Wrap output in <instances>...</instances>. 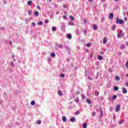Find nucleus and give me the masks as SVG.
Listing matches in <instances>:
<instances>
[{
    "mask_svg": "<svg viewBox=\"0 0 128 128\" xmlns=\"http://www.w3.org/2000/svg\"><path fill=\"white\" fill-rule=\"evenodd\" d=\"M124 20L120 19L118 18H117L116 19V24H124Z\"/></svg>",
    "mask_w": 128,
    "mask_h": 128,
    "instance_id": "f257e3e1",
    "label": "nucleus"
},
{
    "mask_svg": "<svg viewBox=\"0 0 128 128\" xmlns=\"http://www.w3.org/2000/svg\"><path fill=\"white\" fill-rule=\"evenodd\" d=\"M120 110V104L117 105L116 108V112H118V111Z\"/></svg>",
    "mask_w": 128,
    "mask_h": 128,
    "instance_id": "f03ea898",
    "label": "nucleus"
},
{
    "mask_svg": "<svg viewBox=\"0 0 128 128\" xmlns=\"http://www.w3.org/2000/svg\"><path fill=\"white\" fill-rule=\"evenodd\" d=\"M108 42V38L106 37H104L103 39V44H106Z\"/></svg>",
    "mask_w": 128,
    "mask_h": 128,
    "instance_id": "7ed1b4c3",
    "label": "nucleus"
},
{
    "mask_svg": "<svg viewBox=\"0 0 128 128\" xmlns=\"http://www.w3.org/2000/svg\"><path fill=\"white\" fill-rule=\"evenodd\" d=\"M109 18H110V20H112V18H114V14L113 13H110V14Z\"/></svg>",
    "mask_w": 128,
    "mask_h": 128,
    "instance_id": "20e7f679",
    "label": "nucleus"
},
{
    "mask_svg": "<svg viewBox=\"0 0 128 128\" xmlns=\"http://www.w3.org/2000/svg\"><path fill=\"white\" fill-rule=\"evenodd\" d=\"M122 88V94H126V92H128L125 88Z\"/></svg>",
    "mask_w": 128,
    "mask_h": 128,
    "instance_id": "39448f33",
    "label": "nucleus"
},
{
    "mask_svg": "<svg viewBox=\"0 0 128 128\" xmlns=\"http://www.w3.org/2000/svg\"><path fill=\"white\" fill-rule=\"evenodd\" d=\"M62 120L64 122H66V117L65 116H63L62 118Z\"/></svg>",
    "mask_w": 128,
    "mask_h": 128,
    "instance_id": "423d86ee",
    "label": "nucleus"
},
{
    "mask_svg": "<svg viewBox=\"0 0 128 128\" xmlns=\"http://www.w3.org/2000/svg\"><path fill=\"white\" fill-rule=\"evenodd\" d=\"M100 114L101 116H104V112L102 111V108H100Z\"/></svg>",
    "mask_w": 128,
    "mask_h": 128,
    "instance_id": "0eeeda50",
    "label": "nucleus"
},
{
    "mask_svg": "<svg viewBox=\"0 0 128 128\" xmlns=\"http://www.w3.org/2000/svg\"><path fill=\"white\" fill-rule=\"evenodd\" d=\"M58 94L59 96H62V92L61 90H58Z\"/></svg>",
    "mask_w": 128,
    "mask_h": 128,
    "instance_id": "6e6552de",
    "label": "nucleus"
},
{
    "mask_svg": "<svg viewBox=\"0 0 128 128\" xmlns=\"http://www.w3.org/2000/svg\"><path fill=\"white\" fill-rule=\"evenodd\" d=\"M70 120L72 122H76V119L74 118H70Z\"/></svg>",
    "mask_w": 128,
    "mask_h": 128,
    "instance_id": "1a4fd4ad",
    "label": "nucleus"
},
{
    "mask_svg": "<svg viewBox=\"0 0 128 128\" xmlns=\"http://www.w3.org/2000/svg\"><path fill=\"white\" fill-rule=\"evenodd\" d=\"M10 66L12 68H14V62L12 61L10 62Z\"/></svg>",
    "mask_w": 128,
    "mask_h": 128,
    "instance_id": "9d476101",
    "label": "nucleus"
},
{
    "mask_svg": "<svg viewBox=\"0 0 128 128\" xmlns=\"http://www.w3.org/2000/svg\"><path fill=\"white\" fill-rule=\"evenodd\" d=\"M116 25H113L112 26V30H116Z\"/></svg>",
    "mask_w": 128,
    "mask_h": 128,
    "instance_id": "9b49d317",
    "label": "nucleus"
},
{
    "mask_svg": "<svg viewBox=\"0 0 128 128\" xmlns=\"http://www.w3.org/2000/svg\"><path fill=\"white\" fill-rule=\"evenodd\" d=\"M98 60H102V56H98Z\"/></svg>",
    "mask_w": 128,
    "mask_h": 128,
    "instance_id": "f8f14e48",
    "label": "nucleus"
},
{
    "mask_svg": "<svg viewBox=\"0 0 128 128\" xmlns=\"http://www.w3.org/2000/svg\"><path fill=\"white\" fill-rule=\"evenodd\" d=\"M86 102L88 104H92V102H90V99H87Z\"/></svg>",
    "mask_w": 128,
    "mask_h": 128,
    "instance_id": "ddd939ff",
    "label": "nucleus"
},
{
    "mask_svg": "<svg viewBox=\"0 0 128 128\" xmlns=\"http://www.w3.org/2000/svg\"><path fill=\"white\" fill-rule=\"evenodd\" d=\"M94 94H95V96H98L100 94V92L98 90H96Z\"/></svg>",
    "mask_w": 128,
    "mask_h": 128,
    "instance_id": "4468645a",
    "label": "nucleus"
},
{
    "mask_svg": "<svg viewBox=\"0 0 128 128\" xmlns=\"http://www.w3.org/2000/svg\"><path fill=\"white\" fill-rule=\"evenodd\" d=\"M90 46H92V44L90 43H88L86 44V46H87V48H90Z\"/></svg>",
    "mask_w": 128,
    "mask_h": 128,
    "instance_id": "2eb2a0df",
    "label": "nucleus"
},
{
    "mask_svg": "<svg viewBox=\"0 0 128 128\" xmlns=\"http://www.w3.org/2000/svg\"><path fill=\"white\" fill-rule=\"evenodd\" d=\"M52 58H54L56 56V54L54 52H52L50 54Z\"/></svg>",
    "mask_w": 128,
    "mask_h": 128,
    "instance_id": "dca6fc26",
    "label": "nucleus"
},
{
    "mask_svg": "<svg viewBox=\"0 0 128 128\" xmlns=\"http://www.w3.org/2000/svg\"><path fill=\"white\" fill-rule=\"evenodd\" d=\"M125 48H126V46H124V44H122V46H120V48H121V50H124V49Z\"/></svg>",
    "mask_w": 128,
    "mask_h": 128,
    "instance_id": "f3484780",
    "label": "nucleus"
},
{
    "mask_svg": "<svg viewBox=\"0 0 128 128\" xmlns=\"http://www.w3.org/2000/svg\"><path fill=\"white\" fill-rule=\"evenodd\" d=\"M70 18L72 20H74V18L72 15L70 16Z\"/></svg>",
    "mask_w": 128,
    "mask_h": 128,
    "instance_id": "a211bd4d",
    "label": "nucleus"
},
{
    "mask_svg": "<svg viewBox=\"0 0 128 128\" xmlns=\"http://www.w3.org/2000/svg\"><path fill=\"white\" fill-rule=\"evenodd\" d=\"M93 29H94V30H98V26H96V25H94V26Z\"/></svg>",
    "mask_w": 128,
    "mask_h": 128,
    "instance_id": "6ab92c4d",
    "label": "nucleus"
},
{
    "mask_svg": "<svg viewBox=\"0 0 128 128\" xmlns=\"http://www.w3.org/2000/svg\"><path fill=\"white\" fill-rule=\"evenodd\" d=\"M67 36H68V38H70V40L72 38V35H70V34H68Z\"/></svg>",
    "mask_w": 128,
    "mask_h": 128,
    "instance_id": "aec40b11",
    "label": "nucleus"
},
{
    "mask_svg": "<svg viewBox=\"0 0 128 128\" xmlns=\"http://www.w3.org/2000/svg\"><path fill=\"white\" fill-rule=\"evenodd\" d=\"M35 104H36V102H35L34 100L32 101V102H31V103H30V104H31L32 106H34Z\"/></svg>",
    "mask_w": 128,
    "mask_h": 128,
    "instance_id": "412c9836",
    "label": "nucleus"
},
{
    "mask_svg": "<svg viewBox=\"0 0 128 128\" xmlns=\"http://www.w3.org/2000/svg\"><path fill=\"white\" fill-rule=\"evenodd\" d=\"M114 90L116 91V90H118V87L116 86H115L114 87Z\"/></svg>",
    "mask_w": 128,
    "mask_h": 128,
    "instance_id": "4be33fe9",
    "label": "nucleus"
},
{
    "mask_svg": "<svg viewBox=\"0 0 128 128\" xmlns=\"http://www.w3.org/2000/svg\"><path fill=\"white\" fill-rule=\"evenodd\" d=\"M116 80H120V76H116L115 78Z\"/></svg>",
    "mask_w": 128,
    "mask_h": 128,
    "instance_id": "5701e85b",
    "label": "nucleus"
},
{
    "mask_svg": "<svg viewBox=\"0 0 128 128\" xmlns=\"http://www.w3.org/2000/svg\"><path fill=\"white\" fill-rule=\"evenodd\" d=\"M52 32H56V28L52 27Z\"/></svg>",
    "mask_w": 128,
    "mask_h": 128,
    "instance_id": "b1692460",
    "label": "nucleus"
},
{
    "mask_svg": "<svg viewBox=\"0 0 128 128\" xmlns=\"http://www.w3.org/2000/svg\"><path fill=\"white\" fill-rule=\"evenodd\" d=\"M34 16H38V12H36L34 14Z\"/></svg>",
    "mask_w": 128,
    "mask_h": 128,
    "instance_id": "393cba45",
    "label": "nucleus"
},
{
    "mask_svg": "<svg viewBox=\"0 0 128 128\" xmlns=\"http://www.w3.org/2000/svg\"><path fill=\"white\" fill-rule=\"evenodd\" d=\"M75 102H80V99H78V98H76V99H75Z\"/></svg>",
    "mask_w": 128,
    "mask_h": 128,
    "instance_id": "a878e982",
    "label": "nucleus"
},
{
    "mask_svg": "<svg viewBox=\"0 0 128 128\" xmlns=\"http://www.w3.org/2000/svg\"><path fill=\"white\" fill-rule=\"evenodd\" d=\"M86 126H87L86 124V123H84V124H83V128H86Z\"/></svg>",
    "mask_w": 128,
    "mask_h": 128,
    "instance_id": "bb28decb",
    "label": "nucleus"
},
{
    "mask_svg": "<svg viewBox=\"0 0 128 128\" xmlns=\"http://www.w3.org/2000/svg\"><path fill=\"white\" fill-rule=\"evenodd\" d=\"M119 124H124V120H121L119 122Z\"/></svg>",
    "mask_w": 128,
    "mask_h": 128,
    "instance_id": "cd10ccee",
    "label": "nucleus"
},
{
    "mask_svg": "<svg viewBox=\"0 0 128 128\" xmlns=\"http://www.w3.org/2000/svg\"><path fill=\"white\" fill-rule=\"evenodd\" d=\"M116 98H117L116 96L114 95V96H112V100H116Z\"/></svg>",
    "mask_w": 128,
    "mask_h": 128,
    "instance_id": "c85d7f7f",
    "label": "nucleus"
},
{
    "mask_svg": "<svg viewBox=\"0 0 128 128\" xmlns=\"http://www.w3.org/2000/svg\"><path fill=\"white\" fill-rule=\"evenodd\" d=\"M68 24H69V26H74V22H70Z\"/></svg>",
    "mask_w": 128,
    "mask_h": 128,
    "instance_id": "c756f323",
    "label": "nucleus"
},
{
    "mask_svg": "<svg viewBox=\"0 0 128 128\" xmlns=\"http://www.w3.org/2000/svg\"><path fill=\"white\" fill-rule=\"evenodd\" d=\"M58 46L60 48H62L63 47L62 44H60Z\"/></svg>",
    "mask_w": 128,
    "mask_h": 128,
    "instance_id": "7c9ffc66",
    "label": "nucleus"
},
{
    "mask_svg": "<svg viewBox=\"0 0 128 128\" xmlns=\"http://www.w3.org/2000/svg\"><path fill=\"white\" fill-rule=\"evenodd\" d=\"M96 114V112H92V116H95Z\"/></svg>",
    "mask_w": 128,
    "mask_h": 128,
    "instance_id": "2f4dec72",
    "label": "nucleus"
},
{
    "mask_svg": "<svg viewBox=\"0 0 128 128\" xmlns=\"http://www.w3.org/2000/svg\"><path fill=\"white\" fill-rule=\"evenodd\" d=\"M32 1H28V6H30L32 4Z\"/></svg>",
    "mask_w": 128,
    "mask_h": 128,
    "instance_id": "473e14b6",
    "label": "nucleus"
},
{
    "mask_svg": "<svg viewBox=\"0 0 128 128\" xmlns=\"http://www.w3.org/2000/svg\"><path fill=\"white\" fill-rule=\"evenodd\" d=\"M122 34V32H120L118 34V38H120V34Z\"/></svg>",
    "mask_w": 128,
    "mask_h": 128,
    "instance_id": "72a5a7b5",
    "label": "nucleus"
},
{
    "mask_svg": "<svg viewBox=\"0 0 128 128\" xmlns=\"http://www.w3.org/2000/svg\"><path fill=\"white\" fill-rule=\"evenodd\" d=\"M36 8H38V10H41L42 9L40 8V6H36Z\"/></svg>",
    "mask_w": 128,
    "mask_h": 128,
    "instance_id": "f704fd0d",
    "label": "nucleus"
},
{
    "mask_svg": "<svg viewBox=\"0 0 128 128\" xmlns=\"http://www.w3.org/2000/svg\"><path fill=\"white\" fill-rule=\"evenodd\" d=\"M60 76L62 78H64V74H60Z\"/></svg>",
    "mask_w": 128,
    "mask_h": 128,
    "instance_id": "c9c22d12",
    "label": "nucleus"
},
{
    "mask_svg": "<svg viewBox=\"0 0 128 128\" xmlns=\"http://www.w3.org/2000/svg\"><path fill=\"white\" fill-rule=\"evenodd\" d=\"M63 18H64V20H66V18H68V17H66V16L64 15V16H63Z\"/></svg>",
    "mask_w": 128,
    "mask_h": 128,
    "instance_id": "e433bc0d",
    "label": "nucleus"
},
{
    "mask_svg": "<svg viewBox=\"0 0 128 128\" xmlns=\"http://www.w3.org/2000/svg\"><path fill=\"white\" fill-rule=\"evenodd\" d=\"M109 110H110V112H112V110H114V108H112V106L110 107Z\"/></svg>",
    "mask_w": 128,
    "mask_h": 128,
    "instance_id": "4c0bfd02",
    "label": "nucleus"
},
{
    "mask_svg": "<svg viewBox=\"0 0 128 128\" xmlns=\"http://www.w3.org/2000/svg\"><path fill=\"white\" fill-rule=\"evenodd\" d=\"M37 124H42V121H40V120H38V121L37 122Z\"/></svg>",
    "mask_w": 128,
    "mask_h": 128,
    "instance_id": "58836bf2",
    "label": "nucleus"
},
{
    "mask_svg": "<svg viewBox=\"0 0 128 128\" xmlns=\"http://www.w3.org/2000/svg\"><path fill=\"white\" fill-rule=\"evenodd\" d=\"M32 10H30L29 12H28V14H32Z\"/></svg>",
    "mask_w": 128,
    "mask_h": 128,
    "instance_id": "ea45409f",
    "label": "nucleus"
},
{
    "mask_svg": "<svg viewBox=\"0 0 128 128\" xmlns=\"http://www.w3.org/2000/svg\"><path fill=\"white\" fill-rule=\"evenodd\" d=\"M75 114H76V115L80 114V112L76 111V112H75Z\"/></svg>",
    "mask_w": 128,
    "mask_h": 128,
    "instance_id": "a19ab883",
    "label": "nucleus"
},
{
    "mask_svg": "<svg viewBox=\"0 0 128 128\" xmlns=\"http://www.w3.org/2000/svg\"><path fill=\"white\" fill-rule=\"evenodd\" d=\"M38 24H39V26H42V22H38Z\"/></svg>",
    "mask_w": 128,
    "mask_h": 128,
    "instance_id": "79ce46f5",
    "label": "nucleus"
},
{
    "mask_svg": "<svg viewBox=\"0 0 128 128\" xmlns=\"http://www.w3.org/2000/svg\"><path fill=\"white\" fill-rule=\"evenodd\" d=\"M32 26H36V23L34 22H32Z\"/></svg>",
    "mask_w": 128,
    "mask_h": 128,
    "instance_id": "37998d69",
    "label": "nucleus"
},
{
    "mask_svg": "<svg viewBox=\"0 0 128 128\" xmlns=\"http://www.w3.org/2000/svg\"><path fill=\"white\" fill-rule=\"evenodd\" d=\"M48 20H45V22H46V24H48Z\"/></svg>",
    "mask_w": 128,
    "mask_h": 128,
    "instance_id": "c03bdc74",
    "label": "nucleus"
},
{
    "mask_svg": "<svg viewBox=\"0 0 128 128\" xmlns=\"http://www.w3.org/2000/svg\"><path fill=\"white\" fill-rule=\"evenodd\" d=\"M126 68H128V62H127L126 64Z\"/></svg>",
    "mask_w": 128,
    "mask_h": 128,
    "instance_id": "a18cd8bd",
    "label": "nucleus"
},
{
    "mask_svg": "<svg viewBox=\"0 0 128 128\" xmlns=\"http://www.w3.org/2000/svg\"><path fill=\"white\" fill-rule=\"evenodd\" d=\"M81 96H82V98H84V94H82Z\"/></svg>",
    "mask_w": 128,
    "mask_h": 128,
    "instance_id": "49530a36",
    "label": "nucleus"
},
{
    "mask_svg": "<svg viewBox=\"0 0 128 128\" xmlns=\"http://www.w3.org/2000/svg\"><path fill=\"white\" fill-rule=\"evenodd\" d=\"M76 94H80V91H77Z\"/></svg>",
    "mask_w": 128,
    "mask_h": 128,
    "instance_id": "de8ad7c7",
    "label": "nucleus"
},
{
    "mask_svg": "<svg viewBox=\"0 0 128 128\" xmlns=\"http://www.w3.org/2000/svg\"><path fill=\"white\" fill-rule=\"evenodd\" d=\"M84 24H86V20H84Z\"/></svg>",
    "mask_w": 128,
    "mask_h": 128,
    "instance_id": "09e8293b",
    "label": "nucleus"
},
{
    "mask_svg": "<svg viewBox=\"0 0 128 128\" xmlns=\"http://www.w3.org/2000/svg\"><path fill=\"white\" fill-rule=\"evenodd\" d=\"M124 20H125L126 22V20H128V18H126V17H125V18H124Z\"/></svg>",
    "mask_w": 128,
    "mask_h": 128,
    "instance_id": "8fccbe9b",
    "label": "nucleus"
},
{
    "mask_svg": "<svg viewBox=\"0 0 128 128\" xmlns=\"http://www.w3.org/2000/svg\"><path fill=\"white\" fill-rule=\"evenodd\" d=\"M10 44L12 46V42L10 41Z\"/></svg>",
    "mask_w": 128,
    "mask_h": 128,
    "instance_id": "3c124183",
    "label": "nucleus"
},
{
    "mask_svg": "<svg viewBox=\"0 0 128 128\" xmlns=\"http://www.w3.org/2000/svg\"><path fill=\"white\" fill-rule=\"evenodd\" d=\"M88 80H92V77H88Z\"/></svg>",
    "mask_w": 128,
    "mask_h": 128,
    "instance_id": "603ef678",
    "label": "nucleus"
},
{
    "mask_svg": "<svg viewBox=\"0 0 128 128\" xmlns=\"http://www.w3.org/2000/svg\"><path fill=\"white\" fill-rule=\"evenodd\" d=\"M85 74H86V76H88V73H87L86 71V72H85Z\"/></svg>",
    "mask_w": 128,
    "mask_h": 128,
    "instance_id": "864d4df0",
    "label": "nucleus"
},
{
    "mask_svg": "<svg viewBox=\"0 0 128 128\" xmlns=\"http://www.w3.org/2000/svg\"><path fill=\"white\" fill-rule=\"evenodd\" d=\"M126 86H128V82H127L126 84Z\"/></svg>",
    "mask_w": 128,
    "mask_h": 128,
    "instance_id": "5fc2aeb1",
    "label": "nucleus"
},
{
    "mask_svg": "<svg viewBox=\"0 0 128 128\" xmlns=\"http://www.w3.org/2000/svg\"><path fill=\"white\" fill-rule=\"evenodd\" d=\"M3 2H4V4H6V0H4Z\"/></svg>",
    "mask_w": 128,
    "mask_h": 128,
    "instance_id": "6e6d98bb",
    "label": "nucleus"
},
{
    "mask_svg": "<svg viewBox=\"0 0 128 128\" xmlns=\"http://www.w3.org/2000/svg\"><path fill=\"white\" fill-rule=\"evenodd\" d=\"M126 46H128V42H126Z\"/></svg>",
    "mask_w": 128,
    "mask_h": 128,
    "instance_id": "4d7b16f0",
    "label": "nucleus"
},
{
    "mask_svg": "<svg viewBox=\"0 0 128 128\" xmlns=\"http://www.w3.org/2000/svg\"><path fill=\"white\" fill-rule=\"evenodd\" d=\"M93 0H88V2H92Z\"/></svg>",
    "mask_w": 128,
    "mask_h": 128,
    "instance_id": "13d9d810",
    "label": "nucleus"
},
{
    "mask_svg": "<svg viewBox=\"0 0 128 128\" xmlns=\"http://www.w3.org/2000/svg\"><path fill=\"white\" fill-rule=\"evenodd\" d=\"M14 56H14V55H13V56H12V58H14Z\"/></svg>",
    "mask_w": 128,
    "mask_h": 128,
    "instance_id": "bf43d9fd",
    "label": "nucleus"
},
{
    "mask_svg": "<svg viewBox=\"0 0 128 128\" xmlns=\"http://www.w3.org/2000/svg\"><path fill=\"white\" fill-rule=\"evenodd\" d=\"M115 0V2H118V0Z\"/></svg>",
    "mask_w": 128,
    "mask_h": 128,
    "instance_id": "052dcab7",
    "label": "nucleus"
},
{
    "mask_svg": "<svg viewBox=\"0 0 128 128\" xmlns=\"http://www.w3.org/2000/svg\"><path fill=\"white\" fill-rule=\"evenodd\" d=\"M64 8H66V5H64Z\"/></svg>",
    "mask_w": 128,
    "mask_h": 128,
    "instance_id": "680f3d73",
    "label": "nucleus"
},
{
    "mask_svg": "<svg viewBox=\"0 0 128 128\" xmlns=\"http://www.w3.org/2000/svg\"><path fill=\"white\" fill-rule=\"evenodd\" d=\"M126 76L128 78V74H126Z\"/></svg>",
    "mask_w": 128,
    "mask_h": 128,
    "instance_id": "e2e57ef3",
    "label": "nucleus"
},
{
    "mask_svg": "<svg viewBox=\"0 0 128 128\" xmlns=\"http://www.w3.org/2000/svg\"><path fill=\"white\" fill-rule=\"evenodd\" d=\"M18 62L20 63V60H19Z\"/></svg>",
    "mask_w": 128,
    "mask_h": 128,
    "instance_id": "0e129e2a",
    "label": "nucleus"
},
{
    "mask_svg": "<svg viewBox=\"0 0 128 128\" xmlns=\"http://www.w3.org/2000/svg\"><path fill=\"white\" fill-rule=\"evenodd\" d=\"M119 54L120 56V54H122V53H121V52H120V53Z\"/></svg>",
    "mask_w": 128,
    "mask_h": 128,
    "instance_id": "69168bd1",
    "label": "nucleus"
},
{
    "mask_svg": "<svg viewBox=\"0 0 128 128\" xmlns=\"http://www.w3.org/2000/svg\"><path fill=\"white\" fill-rule=\"evenodd\" d=\"M14 62H16V59H14Z\"/></svg>",
    "mask_w": 128,
    "mask_h": 128,
    "instance_id": "338daca9",
    "label": "nucleus"
},
{
    "mask_svg": "<svg viewBox=\"0 0 128 128\" xmlns=\"http://www.w3.org/2000/svg\"><path fill=\"white\" fill-rule=\"evenodd\" d=\"M56 14H60V12H57Z\"/></svg>",
    "mask_w": 128,
    "mask_h": 128,
    "instance_id": "774afa93",
    "label": "nucleus"
}]
</instances>
